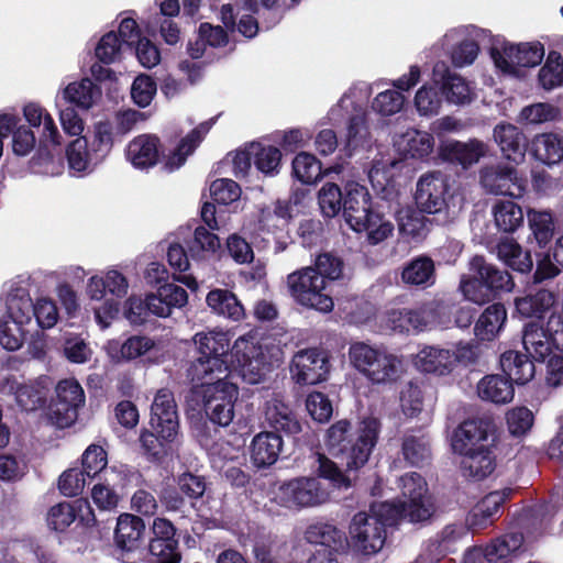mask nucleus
Here are the masks:
<instances>
[{
    "instance_id": "f257e3e1",
    "label": "nucleus",
    "mask_w": 563,
    "mask_h": 563,
    "mask_svg": "<svg viewBox=\"0 0 563 563\" xmlns=\"http://www.w3.org/2000/svg\"><path fill=\"white\" fill-rule=\"evenodd\" d=\"M379 427L375 418L364 419L355 430L349 420H340L327 431L329 451L341 461L346 472L356 471L367 463L376 445Z\"/></svg>"
},
{
    "instance_id": "f03ea898",
    "label": "nucleus",
    "mask_w": 563,
    "mask_h": 563,
    "mask_svg": "<svg viewBox=\"0 0 563 563\" xmlns=\"http://www.w3.org/2000/svg\"><path fill=\"white\" fill-rule=\"evenodd\" d=\"M228 376H211L191 380V389L186 395L187 407L192 411H205L207 417L222 427L231 423L234 417V402L239 390Z\"/></svg>"
},
{
    "instance_id": "7ed1b4c3",
    "label": "nucleus",
    "mask_w": 563,
    "mask_h": 563,
    "mask_svg": "<svg viewBox=\"0 0 563 563\" xmlns=\"http://www.w3.org/2000/svg\"><path fill=\"white\" fill-rule=\"evenodd\" d=\"M393 501L373 504L369 512H357L352 518L349 533L352 547L371 555L379 552L386 540V526L398 521Z\"/></svg>"
},
{
    "instance_id": "20e7f679",
    "label": "nucleus",
    "mask_w": 563,
    "mask_h": 563,
    "mask_svg": "<svg viewBox=\"0 0 563 563\" xmlns=\"http://www.w3.org/2000/svg\"><path fill=\"white\" fill-rule=\"evenodd\" d=\"M349 357L351 364L376 385L395 383L405 372L402 357L384 346L355 342L349 349Z\"/></svg>"
},
{
    "instance_id": "39448f33",
    "label": "nucleus",
    "mask_w": 563,
    "mask_h": 563,
    "mask_svg": "<svg viewBox=\"0 0 563 563\" xmlns=\"http://www.w3.org/2000/svg\"><path fill=\"white\" fill-rule=\"evenodd\" d=\"M194 342L200 356L194 361L187 375L191 380H201L211 376H229L227 356L230 339L224 332H208L197 333L194 336Z\"/></svg>"
},
{
    "instance_id": "423d86ee",
    "label": "nucleus",
    "mask_w": 563,
    "mask_h": 563,
    "mask_svg": "<svg viewBox=\"0 0 563 563\" xmlns=\"http://www.w3.org/2000/svg\"><path fill=\"white\" fill-rule=\"evenodd\" d=\"M286 286L292 300L305 308L330 312L334 307L329 284L312 266L290 273L286 278Z\"/></svg>"
},
{
    "instance_id": "0eeeda50",
    "label": "nucleus",
    "mask_w": 563,
    "mask_h": 563,
    "mask_svg": "<svg viewBox=\"0 0 563 563\" xmlns=\"http://www.w3.org/2000/svg\"><path fill=\"white\" fill-rule=\"evenodd\" d=\"M400 501L395 505L397 519L409 522H421L428 520L433 514V505L428 494V485L424 478L410 472L399 479Z\"/></svg>"
},
{
    "instance_id": "6e6552de",
    "label": "nucleus",
    "mask_w": 563,
    "mask_h": 563,
    "mask_svg": "<svg viewBox=\"0 0 563 563\" xmlns=\"http://www.w3.org/2000/svg\"><path fill=\"white\" fill-rule=\"evenodd\" d=\"M274 499L285 508L301 509L324 504L329 493L318 478L300 477L280 484Z\"/></svg>"
},
{
    "instance_id": "1a4fd4ad",
    "label": "nucleus",
    "mask_w": 563,
    "mask_h": 563,
    "mask_svg": "<svg viewBox=\"0 0 563 563\" xmlns=\"http://www.w3.org/2000/svg\"><path fill=\"white\" fill-rule=\"evenodd\" d=\"M56 399L51 405L48 418L58 428L70 426L77 418V410L85 404V393L74 378L60 380L56 388Z\"/></svg>"
},
{
    "instance_id": "9d476101",
    "label": "nucleus",
    "mask_w": 563,
    "mask_h": 563,
    "mask_svg": "<svg viewBox=\"0 0 563 563\" xmlns=\"http://www.w3.org/2000/svg\"><path fill=\"white\" fill-rule=\"evenodd\" d=\"M232 362L242 379L251 385L258 384L264 378L267 366L260 347L253 341L239 338L232 346Z\"/></svg>"
},
{
    "instance_id": "9b49d317",
    "label": "nucleus",
    "mask_w": 563,
    "mask_h": 563,
    "mask_svg": "<svg viewBox=\"0 0 563 563\" xmlns=\"http://www.w3.org/2000/svg\"><path fill=\"white\" fill-rule=\"evenodd\" d=\"M291 376L300 385H314L327 378L329 363L327 355L317 350L308 349L297 352L291 362Z\"/></svg>"
},
{
    "instance_id": "f8f14e48",
    "label": "nucleus",
    "mask_w": 563,
    "mask_h": 563,
    "mask_svg": "<svg viewBox=\"0 0 563 563\" xmlns=\"http://www.w3.org/2000/svg\"><path fill=\"white\" fill-rule=\"evenodd\" d=\"M151 426L164 439L175 440L178 434V413L174 395L169 389H159L151 407Z\"/></svg>"
},
{
    "instance_id": "ddd939ff",
    "label": "nucleus",
    "mask_w": 563,
    "mask_h": 563,
    "mask_svg": "<svg viewBox=\"0 0 563 563\" xmlns=\"http://www.w3.org/2000/svg\"><path fill=\"white\" fill-rule=\"evenodd\" d=\"M431 78L434 85L440 87L449 103L466 104L474 98V91L470 84L459 74L452 73L449 65L443 60L434 64Z\"/></svg>"
},
{
    "instance_id": "4468645a",
    "label": "nucleus",
    "mask_w": 563,
    "mask_h": 563,
    "mask_svg": "<svg viewBox=\"0 0 563 563\" xmlns=\"http://www.w3.org/2000/svg\"><path fill=\"white\" fill-rule=\"evenodd\" d=\"M446 190L448 184L441 173L423 175L417 184L416 202L424 212H441L445 207Z\"/></svg>"
},
{
    "instance_id": "2eb2a0df",
    "label": "nucleus",
    "mask_w": 563,
    "mask_h": 563,
    "mask_svg": "<svg viewBox=\"0 0 563 563\" xmlns=\"http://www.w3.org/2000/svg\"><path fill=\"white\" fill-rule=\"evenodd\" d=\"M525 541L521 532H510L501 538L494 540L484 549H473L465 554L464 562L473 563V561L484 555L488 563H506L508 559L516 555L520 551Z\"/></svg>"
},
{
    "instance_id": "dca6fc26",
    "label": "nucleus",
    "mask_w": 563,
    "mask_h": 563,
    "mask_svg": "<svg viewBox=\"0 0 563 563\" xmlns=\"http://www.w3.org/2000/svg\"><path fill=\"white\" fill-rule=\"evenodd\" d=\"M492 421L489 419H471L459 426L452 438V449L455 453L471 452L479 446H488Z\"/></svg>"
},
{
    "instance_id": "f3484780",
    "label": "nucleus",
    "mask_w": 563,
    "mask_h": 563,
    "mask_svg": "<svg viewBox=\"0 0 563 563\" xmlns=\"http://www.w3.org/2000/svg\"><path fill=\"white\" fill-rule=\"evenodd\" d=\"M490 56L495 66L505 74L525 75L528 63V51L521 45L496 40L490 47Z\"/></svg>"
},
{
    "instance_id": "a211bd4d",
    "label": "nucleus",
    "mask_w": 563,
    "mask_h": 563,
    "mask_svg": "<svg viewBox=\"0 0 563 563\" xmlns=\"http://www.w3.org/2000/svg\"><path fill=\"white\" fill-rule=\"evenodd\" d=\"M560 490L550 492L548 499H538L530 505V539H537L550 532L553 519L563 507Z\"/></svg>"
},
{
    "instance_id": "6ab92c4d",
    "label": "nucleus",
    "mask_w": 563,
    "mask_h": 563,
    "mask_svg": "<svg viewBox=\"0 0 563 563\" xmlns=\"http://www.w3.org/2000/svg\"><path fill=\"white\" fill-rule=\"evenodd\" d=\"M161 142L156 135L141 134L131 140L126 146V159L139 169L155 166L159 159Z\"/></svg>"
},
{
    "instance_id": "aec40b11",
    "label": "nucleus",
    "mask_w": 563,
    "mask_h": 563,
    "mask_svg": "<svg viewBox=\"0 0 563 563\" xmlns=\"http://www.w3.org/2000/svg\"><path fill=\"white\" fill-rule=\"evenodd\" d=\"M413 364L421 372L442 376L452 372L456 356L450 349L424 346L416 354Z\"/></svg>"
},
{
    "instance_id": "412c9836",
    "label": "nucleus",
    "mask_w": 563,
    "mask_h": 563,
    "mask_svg": "<svg viewBox=\"0 0 563 563\" xmlns=\"http://www.w3.org/2000/svg\"><path fill=\"white\" fill-rule=\"evenodd\" d=\"M86 290L91 300L101 301L107 292L120 299L128 294L129 282L119 271L110 269L103 276L90 277Z\"/></svg>"
},
{
    "instance_id": "4be33fe9",
    "label": "nucleus",
    "mask_w": 563,
    "mask_h": 563,
    "mask_svg": "<svg viewBox=\"0 0 563 563\" xmlns=\"http://www.w3.org/2000/svg\"><path fill=\"white\" fill-rule=\"evenodd\" d=\"M494 139L505 157L516 164L525 162L528 148L526 136L512 124H498L494 129Z\"/></svg>"
},
{
    "instance_id": "5701e85b",
    "label": "nucleus",
    "mask_w": 563,
    "mask_h": 563,
    "mask_svg": "<svg viewBox=\"0 0 563 563\" xmlns=\"http://www.w3.org/2000/svg\"><path fill=\"white\" fill-rule=\"evenodd\" d=\"M368 191L361 185L352 183L345 187L343 216L351 228L364 221L372 211Z\"/></svg>"
},
{
    "instance_id": "b1692460",
    "label": "nucleus",
    "mask_w": 563,
    "mask_h": 563,
    "mask_svg": "<svg viewBox=\"0 0 563 563\" xmlns=\"http://www.w3.org/2000/svg\"><path fill=\"white\" fill-rule=\"evenodd\" d=\"M264 417L272 428L288 434H296L301 430L292 409L278 395H274L265 402Z\"/></svg>"
},
{
    "instance_id": "393cba45",
    "label": "nucleus",
    "mask_w": 563,
    "mask_h": 563,
    "mask_svg": "<svg viewBox=\"0 0 563 563\" xmlns=\"http://www.w3.org/2000/svg\"><path fill=\"white\" fill-rule=\"evenodd\" d=\"M486 154V145L479 140L467 142L451 141L442 146V156L450 163L459 164L463 168L478 163Z\"/></svg>"
},
{
    "instance_id": "a878e982",
    "label": "nucleus",
    "mask_w": 563,
    "mask_h": 563,
    "mask_svg": "<svg viewBox=\"0 0 563 563\" xmlns=\"http://www.w3.org/2000/svg\"><path fill=\"white\" fill-rule=\"evenodd\" d=\"M470 267L486 284L493 297L499 291H510L514 287L508 272L487 263L483 256H474L470 262Z\"/></svg>"
},
{
    "instance_id": "bb28decb",
    "label": "nucleus",
    "mask_w": 563,
    "mask_h": 563,
    "mask_svg": "<svg viewBox=\"0 0 563 563\" xmlns=\"http://www.w3.org/2000/svg\"><path fill=\"white\" fill-rule=\"evenodd\" d=\"M401 280L406 285L422 289L432 287L437 280L433 260L426 255L410 260L402 268Z\"/></svg>"
},
{
    "instance_id": "cd10ccee",
    "label": "nucleus",
    "mask_w": 563,
    "mask_h": 563,
    "mask_svg": "<svg viewBox=\"0 0 563 563\" xmlns=\"http://www.w3.org/2000/svg\"><path fill=\"white\" fill-rule=\"evenodd\" d=\"M530 154L549 167L563 159V139L556 133H541L530 142Z\"/></svg>"
},
{
    "instance_id": "c85d7f7f",
    "label": "nucleus",
    "mask_w": 563,
    "mask_h": 563,
    "mask_svg": "<svg viewBox=\"0 0 563 563\" xmlns=\"http://www.w3.org/2000/svg\"><path fill=\"white\" fill-rule=\"evenodd\" d=\"M283 439L275 432H261L256 434L251 443V459L257 467H265L274 464L282 451Z\"/></svg>"
},
{
    "instance_id": "c756f323",
    "label": "nucleus",
    "mask_w": 563,
    "mask_h": 563,
    "mask_svg": "<svg viewBox=\"0 0 563 563\" xmlns=\"http://www.w3.org/2000/svg\"><path fill=\"white\" fill-rule=\"evenodd\" d=\"M211 128V122H203L184 137L177 147L163 158V168L169 173L183 166L187 157L200 144Z\"/></svg>"
},
{
    "instance_id": "7c9ffc66",
    "label": "nucleus",
    "mask_w": 563,
    "mask_h": 563,
    "mask_svg": "<svg viewBox=\"0 0 563 563\" xmlns=\"http://www.w3.org/2000/svg\"><path fill=\"white\" fill-rule=\"evenodd\" d=\"M464 29H452L446 32L441 41L442 46L459 42L451 51V60L455 67H465L472 65L478 56V44L464 37Z\"/></svg>"
},
{
    "instance_id": "2f4dec72",
    "label": "nucleus",
    "mask_w": 563,
    "mask_h": 563,
    "mask_svg": "<svg viewBox=\"0 0 563 563\" xmlns=\"http://www.w3.org/2000/svg\"><path fill=\"white\" fill-rule=\"evenodd\" d=\"M459 454L462 456L460 464L465 477L481 481L492 474L495 468L494 457L488 446H479L477 450Z\"/></svg>"
},
{
    "instance_id": "473e14b6",
    "label": "nucleus",
    "mask_w": 563,
    "mask_h": 563,
    "mask_svg": "<svg viewBox=\"0 0 563 563\" xmlns=\"http://www.w3.org/2000/svg\"><path fill=\"white\" fill-rule=\"evenodd\" d=\"M477 394L483 400L497 405L508 404L512 400L515 389L512 382L504 375H486L477 384Z\"/></svg>"
},
{
    "instance_id": "72a5a7b5",
    "label": "nucleus",
    "mask_w": 563,
    "mask_h": 563,
    "mask_svg": "<svg viewBox=\"0 0 563 563\" xmlns=\"http://www.w3.org/2000/svg\"><path fill=\"white\" fill-rule=\"evenodd\" d=\"M210 310L221 317L240 321L244 318V308L236 296L228 289L210 290L206 298Z\"/></svg>"
},
{
    "instance_id": "f704fd0d",
    "label": "nucleus",
    "mask_w": 563,
    "mask_h": 563,
    "mask_svg": "<svg viewBox=\"0 0 563 563\" xmlns=\"http://www.w3.org/2000/svg\"><path fill=\"white\" fill-rule=\"evenodd\" d=\"M506 499L505 492L486 495L472 510L467 523L472 529H483L490 525Z\"/></svg>"
},
{
    "instance_id": "c9c22d12",
    "label": "nucleus",
    "mask_w": 563,
    "mask_h": 563,
    "mask_svg": "<svg viewBox=\"0 0 563 563\" xmlns=\"http://www.w3.org/2000/svg\"><path fill=\"white\" fill-rule=\"evenodd\" d=\"M395 145L405 156L422 158L431 153L433 137L428 132L410 129L397 137Z\"/></svg>"
},
{
    "instance_id": "e433bc0d",
    "label": "nucleus",
    "mask_w": 563,
    "mask_h": 563,
    "mask_svg": "<svg viewBox=\"0 0 563 563\" xmlns=\"http://www.w3.org/2000/svg\"><path fill=\"white\" fill-rule=\"evenodd\" d=\"M506 309L500 303L487 307L478 318L474 333L479 341H493L506 321Z\"/></svg>"
},
{
    "instance_id": "4c0bfd02",
    "label": "nucleus",
    "mask_w": 563,
    "mask_h": 563,
    "mask_svg": "<svg viewBox=\"0 0 563 563\" xmlns=\"http://www.w3.org/2000/svg\"><path fill=\"white\" fill-rule=\"evenodd\" d=\"M514 170L508 167L489 166L481 172V184L490 194L519 196L511 187Z\"/></svg>"
},
{
    "instance_id": "58836bf2",
    "label": "nucleus",
    "mask_w": 563,
    "mask_h": 563,
    "mask_svg": "<svg viewBox=\"0 0 563 563\" xmlns=\"http://www.w3.org/2000/svg\"><path fill=\"white\" fill-rule=\"evenodd\" d=\"M101 96L100 88L90 79L68 84L63 90V98L80 109H90Z\"/></svg>"
},
{
    "instance_id": "ea45409f",
    "label": "nucleus",
    "mask_w": 563,
    "mask_h": 563,
    "mask_svg": "<svg viewBox=\"0 0 563 563\" xmlns=\"http://www.w3.org/2000/svg\"><path fill=\"white\" fill-rule=\"evenodd\" d=\"M27 123L34 128L43 125L42 137L53 145L60 144V135L52 115L37 103L31 102L23 108Z\"/></svg>"
},
{
    "instance_id": "a19ab883",
    "label": "nucleus",
    "mask_w": 563,
    "mask_h": 563,
    "mask_svg": "<svg viewBox=\"0 0 563 563\" xmlns=\"http://www.w3.org/2000/svg\"><path fill=\"white\" fill-rule=\"evenodd\" d=\"M145 530L144 521L136 516L124 514L118 518L115 540L120 548L129 551L135 549Z\"/></svg>"
},
{
    "instance_id": "79ce46f5",
    "label": "nucleus",
    "mask_w": 563,
    "mask_h": 563,
    "mask_svg": "<svg viewBox=\"0 0 563 563\" xmlns=\"http://www.w3.org/2000/svg\"><path fill=\"white\" fill-rule=\"evenodd\" d=\"M538 84L547 91L563 86V56L560 52L549 51L544 64L539 69Z\"/></svg>"
},
{
    "instance_id": "37998d69",
    "label": "nucleus",
    "mask_w": 563,
    "mask_h": 563,
    "mask_svg": "<svg viewBox=\"0 0 563 563\" xmlns=\"http://www.w3.org/2000/svg\"><path fill=\"white\" fill-rule=\"evenodd\" d=\"M423 212L421 209H401L397 216L400 233L412 239L426 236L430 230L431 221Z\"/></svg>"
},
{
    "instance_id": "c03bdc74",
    "label": "nucleus",
    "mask_w": 563,
    "mask_h": 563,
    "mask_svg": "<svg viewBox=\"0 0 563 563\" xmlns=\"http://www.w3.org/2000/svg\"><path fill=\"white\" fill-rule=\"evenodd\" d=\"M401 452L404 459L413 466L423 465L431 459L430 442L424 434H406L402 439Z\"/></svg>"
},
{
    "instance_id": "a18cd8bd",
    "label": "nucleus",
    "mask_w": 563,
    "mask_h": 563,
    "mask_svg": "<svg viewBox=\"0 0 563 563\" xmlns=\"http://www.w3.org/2000/svg\"><path fill=\"white\" fill-rule=\"evenodd\" d=\"M356 232H366L367 241L372 245L379 244L393 234L394 224L382 214L373 210L365 217L364 221L352 228Z\"/></svg>"
},
{
    "instance_id": "49530a36",
    "label": "nucleus",
    "mask_w": 563,
    "mask_h": 563,
    "mask_svg": "<svg viewBox=\"0 0 563 563\" xmlns=\"http://www.w3.org/2000/svg\"><path fill=\"white\" fill-rule=\"evenodd\" d=\"M305 539L310 543L322 544L325 549H336L343 544L344 534L332 525L316 522L307 528Z\"/></svg>"
},
{
    "instance_id": "de8ad7c7",
    "label": "nucleus",
    "mask_w": 563,
    "mask_h": 563,
    "mask_svg": "<svg viewBox=\"0 0 563 563\" xmlns=\"http://www.w3.org/2000/svg\"><path fill=\"white\" fill-rule=\"evenodd\" d=\"M87 140L78 137L73 141L67 148V159L70 170L74 173H86L91 169V166L100 162L96 159L95 151L92 153L87 151Z\"/></svg>"
},
{
    "instance_id": "09e8293b",
    "label": "nucleus",
    "mask_w": 563,
    "mask_h": 563,
    "mask_svg": "<svg viewBox=\"0 0 563 563\" xmlns=\"http://www.w3.org/2000/svg\"><path fill=\"white\" fill-rule=\"evenodd\" d=\"M251 154H253L255 167L261 173L267 176H274L278 173L282 153L277 147L252 143Z\"/></svg>"
},
{
    "instance_id": "8fccbe9b",
    "label": "nucleus",
    "mask_w": 563,
    "mask_h": 563,
    "mask_svg": "<svg viewBox=\"0 0 563 563\" xmlns=\"http://www.w3.org/2000/svg\"><path fill=\"white\" fill-rule=\"evenodd\" d=\"M104 481L107 485L99 484L93 486L91 497L100 509H110L115 507L118 503V496L110 486L121 483L122 474L114 467H111L110 471L104 472Z\"/></svg>"
},
{
    "instance_id": "3c124183",
    "label": "nucleus",
    "mask_w": 563,
    "mask_h": 563,
    "mask_svg": "<svg viewBox=\"0 0 563 563\" xmlns=\"http://www.w3.org/2000/svg\"><path fill=\"white\" fill-rule=\"evenodd\" d=\"M554 229L552 212L530 208V230L540 247H545L552 241Z\"/></svg>"
},
{
    "instance_id": "603ef678",
    "label": "nucleus",
    "mask_w": 563,
    "mask_h": 563,
    "mask_svg": "<svg viewBox=\"0 0 563 563\" xmlns=\"http://www.w3.org/2000/svg\"><path fill=\"white\" fill-rule=\"evenodd\" d=\"M494 218L496 225L505 231L516 230L523 220V213L519 206L511 200H505L496 203L494 207Z\"/></svg>"
},
{
    "instance_id": "864d4df0",
    "label": "nucleus",
    "mask_w": 563,
    "mask_h": 563,
    "mask_svg": "<svg viewBox=\"0 0 563 563\" xmlns=\"http://www.w3.org/2000/svg\"><path fill=\"white\" fill-rule=\"evenodd\" d=\"M253 13L263 15L256 0H240L236 4V14L240 16L238 30L246 37H254L258 31V22L252 16Z\"/></svg>"
},
{
    "instance_id": "5fc2aeb1",
    "label": "nucleus",
    "mask_w": 563,
    "mask_h": 563,
    "mask_svg": "<svg viewBox=\"0 0 563 563\" xmlns=\"http://www.w3.org/2000/svg\"><path fill=\"white\" fill-rule=\"evenodd\" d=\"M497 256L514 271L525 273L528 269V253H522L521 247L514 240L506 239L497 245Z\"/></svg>"
},
{
    "instance_id": "6e6d98bb",
    "label": "nucleus",
    "mask_w": 563,
    "mask_h": 563,
    "mask_svg": "<svg viewBox=\"0 0 563 563\" xmlns=\"http://www.w3.org/2000/svg\"><path fill=\"white\" fill-rule=\"evenodd\" d=\"M528 362V356L518 351H506L501 354L500 366L504 374L510 382L518 385H525V365Z\"/></svg>"
},
{
    "instance_id": "4d7b16f0",
    "label": "nucleus",
    "mask_w": 563,
    "mask_h": 563,
    "mask_svg": "<svg viewBox=\"0 0 563 563\" xmlns=\"http://www.w3.org/2000/svg\"><path fill=\"white\" fill-rule=\"evenodd\" d=\"M292 169L295 176L303 184H312L321 175L319 161L309 153H299L292 162Z\"/></svg>"
},
{
    "instance_id": "13d9d810",
    "label": "nucleus",
    "mask_w": 563,
    "mask_h": 563,
    "mask_svg": "<svg viewBox=\"0 0 563 563\" xmlns=\"http://www.w3.org/2000/svg\"><path fill=\"white\" fill-rule=\"evenodd\" d=\"M318 200L320 209L325 217L332 218L341 209L343 210V195L339 186L333 183H327L321 187Z\"/></svg>"
},
{
    "instance_id": "bf43d9fd",
    "label": "nucleus",
    "mask_w": 563,
    "mask_h": 563,
    "mask_svg": "<svg viewBox=\"0 0 563 563\" xmlns=\"http://www.w3.org/2000/svg\"><path fill=\"white\" fill-rule=\"evenodd\" d=\"M413 101L418 113L424 117L438 114L442 104V99L438 91L428 85H423L418 89Z\"/></svg>"
},
{
    "instance_id": "052dcab7",
    "label": "nucleus",
    "mask_w": 563,
    "mask_h": 563,
    "mask_svg": "<svg viewBox=\"0 0 563 563\" xmlns=\"http://www.w3.org/2000/svg\"><path fill=\"white\" fill-rule=\"evenodd\" d=\"M23 343L21 320L4 317L0 320V344L8 351H16Z\"/></svg>"
},
{
    "instance_id": "680f3d73",
    "label": "nucleus",
    "mask_w": 563,
    "mask_h": 563,
    "mask_svg": "<svg viewBox=\"0 0 563 563\" xmlns=\"http://www.w3.org/2000/svg\"><path fill=\"white\" fill-rule=\"evenodd\" d=\"M124 46L119 36L111 31L100 38L96 47V56L103 64L114 63L121 57Z\"/></svg>"
},
{
    "instance_id": "e2e57ef3",
    "label": "nucleus",
    "mask_w": 563,
    "mask_h": 563,
    "mask_svg": "<svg viewBox=\"0 0 563 563\" xmlns=\"http://www.w3.org/2000/svg\"><path fill=\"white\" fill-rule=\"evenodd\" d=\"M405 103V97L397 90H385L379 92L372 102L375 112L388 117L398 113Z\"/></svg>"
},
{
    "instance_id": "0e129e2a",
    "label": "nucleus",
    "mask_w": 563,
    "mask_h": 563,
    "mask_svg": "<svg viewBox=\"0 0 563 563\" xmlns=\"http://www.w3.org/2000/svg\"><path fill=\"white\" fill-rule=\"evenodd\" d=\"M460 290L462 291L465 299L477 305H483L494 298L489 288L481 278L462 276L460 282Z\"/></svg>"
},
{
    "instance_id": "69168bd1",
    "label": "nucleus",
    "mask_w": 563,
    "mask_h": 563,
    "mask_svg": "<svg viewBox=\"0 0 563 563\" xmlns=\"http://www.w3.org/2000/svg\"><path fill=\"white\" fill-rule=\"evenodd\" d=\"M148 550L151 563H179L181 560L177 541L151 540Z\"/></svg>"
},
{
    "instance_id": "338daca9",
    "label": "nucleus",
    "mask_w": 563,
    "mask_h": 563,
    "mask_svg": "<svg viewBox=\"0 0 563 563\" xmlns=\"http://www.w3.org/2000/svg\"><path fill=\"white\" fill-rule=\"evenodd\" d=\"M157 87L154 79L145 74L139 75L131 87V97L133 101L141 108L150 106L152 102Z\"/></svg>"
},
{
    "instance_id": "774afa93",
    "label": "nucleus",
    "mask_w": 563,
    "mask_h": 563,
    "mask_svg": "<svg viewBox=\"0 0 563 563\" xmlns=\"http://www.w3.org/2000/svg\"><path fill=\"white\" fill-rule=\"evenodd\" d=\"M82 472L87 477L92 478L103 471H108L107 466V453L106 451L96 444L89 445L82 454Z\"/></svg>"
}]
</instances>
